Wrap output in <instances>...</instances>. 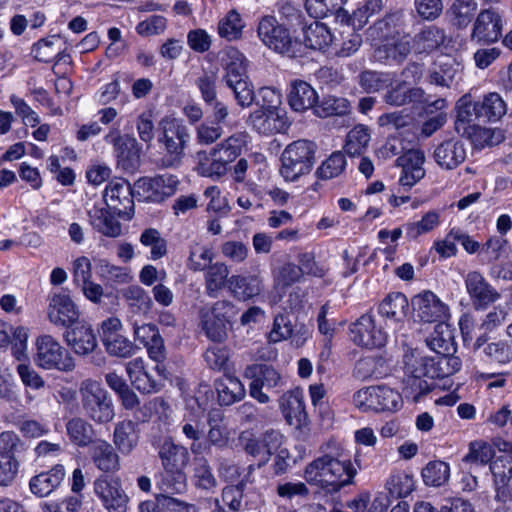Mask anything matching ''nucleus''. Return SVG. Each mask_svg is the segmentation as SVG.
Returning a JSON list of instances; mask_svg holds the SVG:
<instances>
[{"mask_svg": "<svg viewBox=\"0 0 512 512\" xmlns=\"http://www.w3.org/2000/svg\"><path fill=\"white\" fill-rule=\"evenodd\" d=\"M361 44V35L347 26L339 33V37L334 35L331 54L337 57H349L358 51Z\"/></svg>", "mask_w": 512, "mask_h": 512, "instance_id": "de8ad7c7", "label": "nucleus"}, {"mask_svg": "<svg viewBox=\"0 0 512 512\" xmlns=\"http://www.w3.org/2000/svg\"><path fill=\"white\" fill-rule=\"evenodd\" d=\"M457 116L455 129L458 134L467 133V130L476 125V120L482 118L479 102H475L470 94L463 95L456 104Z\"/></svg>", "mask_w": 512, "mask_h": 512, "instance_id": "ea45409f", "label": "nucleus"}, {"mask_svg": "<svg viewBox=\"0 0 512 512\" xmlns=\"http://www.w3.org/2000/svg\"><path fill=\"white\" fill-rule=\"evenodd\" d=\"M357 468L351 456L340 446L314 459L304 469L305 481L326 494L338 493L353 484Z\"/></svg>", "mask_w": 512, "mask_h": 512, "instance_id": "f257e3e1", "label": "nucleus"}, {"mask_svg": "<svg viewBox=\"0 0 512 512\" xmlns=\"http://www.w3.org/2000/svg\"><path fill=\"white\" fill-rule=\"evenodd\" d=\"M244 376L251 380L249 384L250 396L262 404L269 402V396L262 391V388H275L281 382L279 373L273 367L266 364L247 366Z\"/></svg>", "mask_w": 512, "mask_h": 512, "instance_id": "4468645a", "label": "nucleus"}, {"mask_svg": "<svg viewBox=\"0 0 512 512\" xmlns=\"http://www.w3.org/2000/svg\"><path fill=\"white\" fill-rule=\"evenodd\" d=\"M501 34V15L493 8L482 10L474 22L472 40L485 43L496 42Z\"/></svg>", "mask_w": 512, "mask_h": 512, "instance_id": "a878e982", "label": "nucleus"}, {"mask_svg": "<svg viewBox=\"0 0 512 512\" xmlns=\"http://www.w3.org/2000/svg\"><path fill=\"white\" fill-rule=\"evenodd\" d=\"M371 140L370 129L358 124L347 134L344 145L345 152L350 156H359L366 151Z\"/></svg>", "mask_w": 512, "mask_h": 512, "instance_id": "5fc2aeb1", "label": "nucleus"}, {"mask_svg": "<svg viewBox=\"0 0 512 512\" xmlns=\"http://www.w3.org/2000/svg\"><path fill=\"white\" fill-rule=\"evenodd\" d=\"M159 456L164 468L174 472V484L167 486L165 491L169 493H179L185 489V475L180 471L189 461V452L186 447L175 444L171 439L164 440L159 447Z\"/></svg>", "mask_w": 512, "mask_h": 512, "instance_id": "9b49d317", "label": "nucleus"}, {"mask_svg": "<svg viewBox=\"0 0 512 512\" xmlns=\"http://www.w3.org/2000/svg\"><path fill=\"white\" fill-rule=\"evenodd\" d=\"M65 475L64 466L57 464L50 470L33 476L29 481L30 491L37 497H46L60 486Z\"/></svg>", "mask_w": 512, "mask_h": 512, "instance_id": "f704fd0d", "label": "nucleus"}, {"mask_svg": "<svg viewBox=\"0 0 512 512\" xmlns=\"http://www.w3.org/2000/svg\"><path fill=\"white\" fill-rule=\"evenodd\" d=\"M425 162L424 152L418 149H411L397 158V165L402 168L399 182L402 186L412 187L420 181L424 175Z\"/></svg>", "mask_w": 512, "mask_h": 512, "instance_id": "c85d7f7f", "label": "nucleus"}, {"mask_svg": "<svg viewBox=\"0 0 512 512\" xmlns=\"http://www.w3.org/2000/svg\"><path fill=\"white\" fill-rule=\"evenodd\" d=\"M179 185V180L172 174L142 177L134 184L135 193L144 201L159 203L172 196Z\"/></svg>", "mask_w": 512, "mask_h": 512, "instance_id": "f8f14e48", "label": "nucleus"}, {"mask_svg": "<svg viewBox=\"0 0 512 512\" xmlns=\"http://www.w3.org/2000/svg\"><path fill=\"white\" fill-rule=\"evenodd\" d=\"M223 419L224 416L220 410L214 409L209 411L207 417V423L209 425L207 443L210 446L223 448L228 444L229 432L223 424Z\"/></svg>", "mask_w": 512, "mask_h": 512, "instance_id": "603ef678", "label": "nucleus"}, {"mask_svg": "<svg viewBox=\"0 0 512 512\" xmlns=\"http://www.w3.org/2000/svg\"><path fill=\"white\" fill-rule=\"evenodd\" d=\"M122 331V322L116 317H110L101 323V339L107 353L115 357L128 358L135 353L136 347Z\"/></svg>", "mask_w": 512, "mask_h": 512, "instance_id": "ddd939ff", "label": "nucleus"}, {"mask_svg": "<svg viewBox=\"0 0 512 512\" xmlns=\"http://www.w3.org/2000/svg\"><path fill=\"white\" fill-rule=\"evenodd\" d=\"M316 145L309 140H296L281 154L280 174L287 182H295L307 175L315 163Z\"/></svg>", "mask_w": 512, "mask_h": 512, "instance_id": "39448f33", "label": "nucleus"}, {"mask_svg": "<svg viewBox=\"0 0 512 512\" xmlns=\"http://www.w3.org/2000/svg\"><path fill=\"white\" fill-rule=\"evenodd\" d=\"M480 114L487 121H498L507 112V105L502 97L496 93H489L479 102Z\"/></svg>", "mask_w": 512, "mask_h": 512, "instance_id": "052dcab7", "label": "nucleus"}, {"mask_svg": "<svg viewBox=\"0 0 512 512\" xmlns=\"http://www.w3.org/2000/svg\"><path fill=\"white\" fill-rule=\"evenodd\" d=\"M334 35L324 23L314 21L303 28V44L305 47L326 51L332 49Z\"/></svg>", "mask_w": 512, "mask_h": 512, "instance_id": "a19ab883", "label": "nucleus"}, {"mask_svg": "<svg viewBox=\"0 0 512 512\" xmlns=\"http://www.w3.org/2000/svg\"><path fill=\"white\" fill-rule=\"evenodd\" d=\"M35 364L45 370L70 372L75 363L71 354L53 336L44 334L37 337Z\"/></svg>", "mask_w": 512, "mask_h": 512, "instance_id": "6e6552de", "label": "nucleus"}, {"mask_svg": "<svg viewBox=\"0 0 512 512\" xmlns=\"http://www.w3.org/2000/svg\"><path fill=\"white\" fill-rule=\"evenodd\" d=\"M404 377L402 381V398L418 402L422 396L433 388V379L428 378L420 361V354L411 352L404 356Z\"/></svg>", "mask_w": 512, "mask_h": 512, "instance_id": "9d476101", "label": "nucleus"}, {"mask_svg": "<svg viewBox=\"0 0 512 512\" xmlns=\"http://www.w3.org/2000/svg\"><path fill=\"white\" fill-rule=\"evenodd\" d=\"M89 223L94 230L104 236L116 238L122 233V226L118 219L104 206L94 205L88 211Z\"/></svg>", "mask_w": 512, "mask_h": 512, "instance_id": "c9c22d12", "label": "nucleus"}, {"mask_svg": "<svg viewBox=\"0 0 512 512\" xmlns=\"http://www.w3.org/2000/svg\"><path fill=\"white\" fill-rule=\"evenodd\" d=\"M235 314V305L228 300L216 301L210 308L202 309L200 323L207 338L213 342H224Z\"/></svg>", "mask_w": 512, "mask_h": 512, "instance_id": "1a4fd4ad", "label": "nucleus"}, {"mask_svg": "<svg viewBox=\"0 0 512 512\" xmlns=\"http://www.w3.org/2000/svg\"><path fill=\"white\" fill-rule=\"evenodd\" d=\"M300 266L293 263H286L274 272V285L276 289L287 288L298 282L303 272L322 276V270L315 267V262L311 254L305 253L300 257Z\"/></svg>", "mask_w": 512, "mask_h": 512, "instance_id": "5701e85b", "label": "nucleus"}, {"mask_svg": "<svg viewBox=\"0 0 512 512\" xmlns=\"http://www.w3.org/2000/svg\"><path fill=\"white\" fill-rule=\"evenodd\" d=\"M473 350L492 365L502 366L512 362V341L499 339L489 342L486 335H481L475 340Z\"/></svg>", "mask_w": 512, "mask_h": 512, "instance_id": "b1692460", "label": "nucleus"}, {"mask_svg": "<svg viewBox=\"0 0 512 512\" xmlns=\"http://www.w3.org/2000/svg\"><path fill=\"white\" fill-rule=\"evenodd\" d=\"M352 341L361 347L380 348L387 341V333L376 325L371 314L362 315L350 327Z\"/></svg>", "mask_w": 512, "mask_h": 512, "instance_id": "f3484780", "label": "nucleus"}, {"mask_svg": "<svg viewBox=\"0 0 512 512\" xmlns=\"http://www.w3.org/2000/svg\"><path fill=\"white\" fill-rule=\"evenodd\" d=\"M214 257L212 247L199 241H193L189 246L187 267L194 272L205 271L212 265Z\"/></svg>", "mask_w": 512, "mask_h": 512, "instance_id": "864d4df0", "label": "nucleus"}, {"mask_svg": "<svg viewBox=\"0 0 512 512\" xmlns=\"http://www.w3.org/2000/svg\"><path fill=\"white\" fill-rule=\"evenodd\" d=\"M264 290L263 279L256 274H235L228 280V291L236 300L248 301L262 294Z\"/></svg>", "mask_w": 512, "mask_h": 512, "instance_id": "7c9ffc66", "label": "nucleus"}, {"mask_svg": "<svg viewBox=\"0 0 512 512\" xmlns=\"http://www.w3.org/2000/svg\"><path fill=\"white\" fill-rule=\"evenodd\" d=\"M416 487L414 475L406 470H393L385 480L384 488L394 499L406 498Z\"/></svg>", "mask_w": 512, "mask_h": 512, "instance_id": "79ce46f5", "label": "nucleus"}, {"mask_svg": "<svg viewBox=\"0 0 512 512\" xmlns=\"http://www.w3.org/2000/svg\"><path fill=\"white\" fill-rule=\"evenodd\" d=\"M350 109V104L345 98L328 96L314 107V113L320 118H326L333 115H344Z\"/></svg>", "mask_w": 512, "mask_h": 512, "instance_id": "338daca9", "label": "nucleus"}, {"mask_svg": "<svg viewBox=\"0 0 512 512\" xmlns=\"http://www.w3.org/2000/svg\"><path fill=\"white\" fill-rule=\"evenodd\" d=\"M420 361L428 374V378H445L458 372L461 368L459 357L449 354H436L435 356H421Z\"/></svg>", "mask_w": 512, "mask_h": 512, "instance_id": "2f4dec72", "label": "nucleus"}, {"mask_svg": "<svg viewBox=\"0 0 512 512\" xmlns=\"http://www.w3.org/2000/svg\"><path fill=\"white\" fill-rule=\"evenodd\" d=\"M318 95L307 82L295 80L291 83L288 93V103L296 112H304L316 106Z\"/></svg>", "mask_w": 512, "mask_h": 512, "instance_id": "58836bf2", "label": "nucleus"}, {"mask_svg": "<svg viewBox=\"0 0 512 512\" xmlns=\"http://www.w3.org/2000/svg\"><path fill=\"white\" fill-rule=\"evenodd\" d=\"M454 336L451 327L445 323H438L434 331L427 338L428 347L436 354H449L454 349Z\"/></svg>", "mask_w": 512, "mask_h": 512, "instance_id": "8fccbe9b", "label": "nucleus"}, {"mask_svg": "<svg viewBox=\"0 0 512 512\" xmlns=\"http://www.w3.org/2000/svg\"><path fill=\"white\" fill-rule=\"evenodd\" d=\"M440 225V214L431 210L425 213L418 221L408 222L405 224L406 235L410 239H416L420 235L426 234L434 230Z\"/></svg>", "mask_w": 512, "mask_h": 512, "instance_id": "0e129e2a", "label": "nucleus"}, {"mask_svg": "<svg viewBox=\"0 0 512 512\" xmlns=\"http://www.w3.org/2000/svg\"><path fill=\"white\" fill-rule=\"evenodd\" d=\"M283 435L278 431H267L262 438H252L242 436L244 451L258 461L257 467L265 465L274 450L279 448Z\"/></svg>", "mask_w": 512, "mask_h": 512, "instance_id": "4be33fe9", "label": "nucleus"}, {"mask_svg": "<svg viewBox=\"0 0 512 512\" xmlns=\"http://www.w3.org/2000/svg\"><path fill=\"white\" fill-rule=\"evenodd\" d=\"M416 316L423 322H444L449 316V308L431 291H424L412 299Z\"/></svg>", "mask_w": 512, "mask_h": 512, "instance_id": "412c9836", "label": "nucleus"}, {"mask_svg": "<svg viewBox=\"0 0 512 512\" xmlns=\"http://www.w3.org/2000/svg\"><path fill=\"white\" fill-rule=\"evenodd\" d=\"M138 425L132 420L118 422L113 431V443L120 454L127 456L138 446Z\"/></svg>", "mask_w": 512, "mask_h": 512, "instance_id": "e433bc0d", "label": "nucleus"}, {"mask_svg": "<svg viewBox=\"0 0 512 512\" xmlns=\"http://www.w3.org/2000/svg\"><path fill=\"white\" fill-rule=\"evenodd\" d=\"M408 307L407 297L400 292H395L388 294L382 300L379 304L378 312L383 318L398 323L406 317Z\"/></svg>", "mask_w": 512, "mask_h": 512, "instance_id": "c03bdc74", "label": "nucleus"}, {"mask_svg": "<svg viewBox=\"0 0 512 512\" xmlns=\"http://www.w3.org/2000/svg\"><path fill=\"white\" fill-rule=\"evenodd\" d=\"M393 82V77L388 73L376 71H364L359 76L360 86L368 93L378 92L389 87Z\"/></svg>", "mask_w": 512, "mask_h": 512, "instance_id": "774afa93", "label": "nucleus"}, {"mask_svg": "<svg viewBox=\"0 0 512 512\" xmlns=\"http://www.w3.org/2000/svg\"><path fill=\"white\" fill-rule=\"evenodd\" d=\"M126 372L132 385L143 393L157 392L161 387L160 379L154 377L145 366L142 358H135L126 363Z\"/></svg>", "mask_w": 512, "mask_h": 512, "instance_id": "72a5a7b5", "label": "nucleus"}, {"mask_svg": "<svg viewBox=\"0 0 512 512\" xmlns=\"http://www.w3.org/2000/svg\"><path fill=\"white\" fill-rule=\"evenodd\" d=\"M388 373L386 360L381 356H366L359 359L354 368V375L361 380L371 377L382 378Z\"/></svg>", "mask_w": 512, "mask_h": 512, "instance_id": "3c124183", "label": "nucleus"}, {"mask_svg": "<svg viewBox=\"0 0 512 512\" xmlns=\"http://www.w3.org/2000/svg\"><path fill=\"white\" fill-rule=\"evenodd\" d=\"M279 408L290 426L299 430L308 427V415L300 392L288 391L284 393L279 399Z\"/></svg>", "mask_w": 512, "mask_h": 512, "instance_id": "bb28decb", "label": "nucleus"}, {"mask_svg": "<svg viewBox=\"0 0 512 512\" xmlns=\"http://www.w3.org/2000/svg\"><path fill=\"white\" fill-rule=\"evenodd\" d=\"M47 318L53 325L66 329L81 321L77 305L64 292L55 293L49 297Z\"/></svg>", "mask_w": 512, "mask_h": 512, "instance_id": "2eb2a0df", "label": "nucleus"}, {"mask_svg": "<svg viewBox=\"0 0 512 512\" xmlns=\"http://www.w3.org/2000/svg\"><path fill=\"white\" fill-rule=\"evenodd\" d=\"M221 405H232L241 401L246 395L244 384L235 376L224 375L215 384Z\"/></svg>", "mask_w": 512, "mask_h": 512, "instance_id": "37998d69", "label": "nucleus"}, {"mask_svg": "<svg viewBox=\"0 0 512 512\" xmlns=\"http://www.w3.org/2000/svg\"><path fill=\"white\" fill-rule=\"evenodd\" d=\"M468 138L475 148L494 146L502 142L503 134L500 130L482 127L478 124L467 130V133L460 134Z\"/></svg>", "mask_w": 512, "mask_h": 512, "instance_id": "6e6d98bb", "label": "nucleus"}, {"mask_svg": "<svg viewBox=\"0 0 512 512\" xmlns=\"http://www.w3.org/2000/svg\"><path fill=\"white\" fill-rule=\"evenodd\" d=\"M90 456L94 465L104 473H114L120 469V457L112 445L105 440L93 442Z\"/></svg>", "mask_w": 512, "mask_h": 512, "instance_id": "4c0bfd02", "label": "nucleus"}, {"mask_svg": "<svg viewBox=\"0 0 512 512\" xmlns=\"http://www.w3.org/2000/svg\"><path fill=\"white\" fill-rule=\"evenodd\" d=\"M262 43L277 53L295 57L302 53L303 44L292 39L289 31L278 23L273 16H264L257 28Z\"/></svg>", "mask_w": 512, "mask_h": 512, "instance_id": "0eeeda50", "label": "nucleus"}, {"mask_svg": "<svg viewBox=\"0 0 512 512\" xmlns=\"http://www.w3.org/2000/svg\"><path fill=\"white\" fill-rule=\"evenodd\" d=\"M246 23L236 10H230L221 17L217 24V33L220 38L235 41L242 37Z\"/></svg>", "mask_w": 512, "mask_h": 512, "instance_id": "09e8293b", "label": "nucleus"}, {"mask_svg": "<svg viewBox=\"0 0 512 512\" xmlns=\"http://www.w3.org/2000/svg\"><path fill=\"white\" fill-rule=\"evenodd\" d=\"M224 69L223 81L234 94L237 104L243 108L249 107L254 100V88L247 75V59L235 47L223 50L221 58Z\"/></svg>", "mask_w": 512, "mask_h": 512, "instance_id": "20e7f679", "label": "nucleus"}, {"mask_svg": "<svg viewBox=\"0 0 512 512\" xmlns=\"http://www.w3.org/2000/svg\"><path fill=\"white\" fill-rule=\"evenodd\" d=\"M158 131L157 141L163 150V166L180 165L191 139L189 128L181 118L166 115L158 122Z\"/></svg>", "mask_w": 512, "mask_h": 512, "instance_id": "7ed1b4c3", "label": "nucleus"}, {"mask_svg": "<svg viewBox=\"0 0 512 512\" xmlns=\"http://www.w3.org/2000/svg\"><path fill=\"white\" fill-rule=\"evenodd\" d=\"M495 455L491 444L483 440H476L469 444L468 453L463 461L474 465H486L490 463Z\"/></svg>", "mask_w": 512, "mask_h": 512, "instance_id": "69168bd1", "label": "nucleus"}, {"mask_svg": "<svg viewBox=\"0 0 512 512\" xmlns=\"http://www.w3.org/2000/svg\"><path fill=\"white\" fill-rule=\"evenodd\" d=\"M477 8L478 4L475 0H455L449 8L448 14L454 25L464 28L471 22Z\"/></svg>", "mask_w": 512, "mask_h": 512, "instance_id": "13d9d810", "label": "nucleus"}, {"mask_svg": "<svg viewBox=\"0 0 512 512\" xmlns=\"http://www.w3.org/2000/svg\"><path fill=\"white\" fill-rule=\"evenodd\" d=\"M79 394L85 415L96 423H108L114 418L113 403L102 384L93 379L80 383Z\"/></svg>", "mask_w": 512, "mask_h": 512, "instance_id": "423d86ee", "label": "nucleus"}, {"mask_svg": "<svg viewBox=\"0 0 512 512\" xmlns=\"http://www.w3.org/2000/svg\"><path fill=\"white\" fill-rule=\"evenodd\" d=\"M467 156L465 143L458 138H450L441 142L434 149L435 162L446 170H452L462 164Z\"/></svg>", "mask_w": 512, "mask_h": 512, "instance_id": "cd10ccee", "label": "nucleus"}, {"mask_svg": "<svg viewBox=\"0 0 512 512\" xmlns=\"http://www.w3.org/2000/svg\"><path fill=\"white\" fill-rule=\"evenodd\" d=\"M134 337L143 344L148 351L149 357L161 362L165 358V346L157 327L153 324L143 323L133 325Z\"/></svg>", "mask_w": 512, "mask_h": 512, "instance_id": "473e14b6", "label": "nucleus"}, {"mask_svg": "<svg viewBox=\"0 0 512 512\" xmlns=\"http://www.w3.org/2000/svg\"><path fill=\"white\" fill-rule=\"evenodd\" d=\"M95 495L100 499L103 507L108 512H126L129 497L118 479L99 477L94 481Z\"/></svg>", "mask_w": 512, "mask_h": 512, "instance_id": "dca6fc26", "label": "nucleus"}, {"mask_svg": "<svg viewBox=\"0 0 512 512\" xmlns=\"http://www.w3.org/2000/svg\"><path fill=\"white\" fill-rule=\"evenodd\" d=\"M252 127L260 134L272 135L285 132L290 122L283 109L260 107L254 110L249 117Z\"/></svg>", "mask_w": 512, "mask_h": 512, "instance_id": "6ab92c4d", "label": "nucleus"}, {"mask_svg": "<svg viewBox=\"0 0 512 512\" xmlns=\"http://www.w3.org/2000/svg\"><path fill=\"white\" fill-rule=\"evenodd\" d=\"M445 39L444 32L435 26H428L418 33L413 40L416 53H430L437 49Z\"/></svg>", "mask_w": 512, "mask_h": 512, "instance_id": "4d7b16f0", "label": "nucleus"}, {"mask_svg": "<svg viewBox=\"0 0 512 512\" xmlns=\"http://www.w3.org/2000/svg\"><path fill=\"white\" fill-rule=\"evenodd\" d=\"M32 54L37 61L51 62L56 59L57 62L66 61L68 55L61 49V39L57 35L40 39L32 47Z\"/></svg>", "mask_w": 512, "mask_h": 512, "instance_id": "a18cd8bd", "label": "nucleus"}, {"mask_svg": "<svg viewBox=\"0 0 512 512\" xmlns=\"http://www.w3.org/2000/svg\"><path fill=\"white\" fill-rule=\"evenodd\" d=\"M422 478L428 486H442L450 478V466L444 461H430L422 469Z\"/></svg>", "mask_w": 512, "mask_h": 512, "instance_id": "bf43d9fd", "label": "nucleus"}, {"mask_svg": "<svg viewBox=\"0 0 512 512\" xmlns=\"http://www.w3.org/2000/svg\"><path fill=\"white\" fill-rule=\"evenodd\" d=\"M246 143V135L237 133L214 146L209 152L197 153V173L202 177L219 179L227 173L228 165L233 162L242 151Z\"/></svg>", "mask_w": 512, "mask_h": 512, "instance_id": "f03ea898", "label": "nucleus"}, {"mask_svg": "<svg viewBox=\"0 0 512 512\" xmlns=\"http://www.w3.org/2000/svg\"><path fill=\"white\" fill-rule=\"evenodd\" d=\"M64 339L75 354L86 356L98 346L97 336L92 326L86 321H79L64 333Z\"/></svg>", "mask_w": 512, "mask_h": 512, "instance_id": "393cba45", "label": "nucleus"}, {"mask_svg": "<svg viewBox=\"0 0 512 512\" xmlns=\"http://www.w3.org/2000/svg\"><path fill=\"white\" fill-rule=\"evenodd\" d=\"M67 434L70 440L81 447L92 443L94 431L92 425L82 418H73L66 424Z\"/></svg>", "mask_w": 512, "mask_h": 512, "instance_id": "680f3d73", "label": "nucleus"}, {"mask_svg": "<svg viewBox=\"0 0 512 512\" xmlns=\"http://www.w3.org/2000/svg\"><path fill=\"white\" fill-rule=\"evenodd\" d=\"M465 288L476 310H484L500 299V293L478 271H470L464 278Z\"/></svg>", "mask_w": 512, "mask_h": 512, "instance_id": "a211bd4d", "label": "nucleus"}, {"mask_svg": "<svg viewBox=\"0 0 512 512\" xmlns=\"http://www.w3.org/2000/svg\"><path fill=\"white\" fill-rule=\"evenodd\" d=\"M104 140L111 144L118 163L126 170L135 169L139 165L140 155L136 138L121 135L119 130H110Z\"/></svg>", "mask_w": 512, "mask_h": 512, "instance_id": "aec40b11", "label": "nucleus"}, {"mask_svg": "<svg viewBox=\"0 0 512 512\" xmlns=\"http://www.w3.org/2000/svg\"><path fill=\"white\" fill-rule=\"evenodd\" d=\"M229 268L223 262H216L205 269L204 281L205 291L209 297H217L223 289H228Z\"/></svg>", "mask_w": 512, "mask_h": 512, "instance_id": "49530a36", "label": "nucleus"}, {"mask_svg": "<svg viewBox=\"0 0 512 512\" xmlns=\"http://www.w3.org/2000/svg\"><path fill=\"white\" fill-rule=\"evenodd\" d=\"M103 199L109 209L119 214L133 205V192L129 182L123 178L111 180L103 192Z\"/></svg>", "mask_w": 512, "mask_h": 512, "instance_id": "c756f323", "label": "nucleus"}, {"mask_svg": "<svg viewBox=\"0 0 512 512\" xmlns=\"http://www.w3.org/2000/svg\"><path fill=\"white\" fill-rule=\"evenodd\" d=\"M123 299L135 313H148L152 307V299L140 286L127 287L123 292Z\"/></svg>", "mask_w": 512, "mask_h": 512, "instance_id": "e2e57ef3", "label": "nucleus"}]
</instances>
